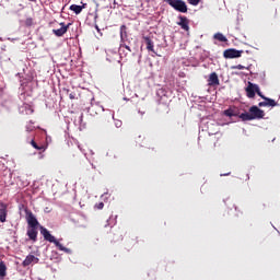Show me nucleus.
Here are the masks:
<instances>
[{
  "mask_svg": "<svg viewBox=\"0 0 280 280\" xmlns=\"http://www.w3.org/2000/svg\"><path fill=\"white\" fill-rule=\"evenodd\" d=\"M24 23L26 27H32V25H34V19L27 18Z\"/></svg>",
  "mask_w": 280,
  "mask_h": 280,
  "instance_id": "obj_22",
  "label": "nucleus"
},
{
  "mask_svg": "<svg viewBox=\"0 0 280 280\" xmlns=\"http://www.w3.org/2000/svg\"><path fill=\"white\" fill-rule=\"evenodd\" d=\"M26 235L32 242H38V226H27Z\"/></svg>",
  "mask_w": 280,
  "mask_h": 280,
  "instance_id": "obj_6",
  "label": "nucleus"
},
{
  "mask_svg": "<svg viewBox=\"0 0 280 280\" xmlns=\"http://www.w3.org/2000/svg\"><path fill=\"white\" fill-rule=\"evenodd\" d=\"M27 132L32 131V129H30L28 127L26 128Z\"/></svg>",
  "mask_w": 280,
  "mask_h": 280,
  "instance_id": "obj_32",
  "label": "nucleus"
},
{
  "mask_svg": "<svg viewBox=\"0 0 280 280\" xmlns=\"http://www.w3.org/2000/svg\"><path fill=\"white\" fill-rule=\"evenodd\" d=\"M31 264H38V258L34 255H28L22 262V266H24V268H25L27 266H31Z\"/></svg>",
  "mask_w": 280,
  "mask_h": 280,
  "instance_id": "obj_12",
  "label": "nucleus"
},
{
  "mask_svg": "<svg viewBox=\"0 0 280 280\" xmlns=\"http://www.w3.org/2000/svg\"><path fill=\"white\" fill-rule=\"evenodd\" d=\"M232 69L242 70V69H246V67H244V66H242V65H237V66H233Z\"/></svg>",
  "mask_w": 280,
  "mask_h": 280,
  "instance_id": "obj_26",
  "label": "nucleus"
},
{
  "mask_svg": "<svg viewBox=\"0 0 280 280\" xmlns=\"http://www.w3.org/2000/svg\"><path fill=\"white\" fill-rule=\"evenodd\" d=\"M39 231L44 240L46 242H50V244H55V246L58 247V250H62L63 253H70V249L62 246V244H60V241L56 240V236L51 235V233H49V230H47L45 226L39 225Z\"/></svg>",
  "mask_w": 280,
  "mask_h": 280,
  "instance_id": "obj_1",
  "label": "nucleus"
},
{
  "mask_svg": "<svg viewBox=\"0 0 280 280\" xmlns=\"http://www.w3.org/2000/svg\"><path fill=\"white\" fill-rule=\"evenodd\" d=\"M95 209L102 210L104 209V202H98L95 205Z\"/></svg>",
  "mask_w": 280,
  "mask_h": 280,
  "instance_id": "obj_25",
  "label": "nucleus"
},
{
  "mask_svg": "<svg viewBox=\"0 0 280 280\" xmlns=\"http://www.w3.org/2000/svg\"><path fill=\"white\" fill-rule=\"evenodd\" d=\"M125 49H127L128 51H131L130 46L128 45H125Z\"/></svg>",
  "mask_w": 280,
  "mask_h": 280,
  "instance_id": "obj_29",
  "label": "nucleus"
},
{
  "mask_svg": "<svg viewBox=\"0 0 280 280\" xmlns=\"http://www.w3.org/2000/svg\"><path fill=\"white\" fill-rule=\"evenodd\" d=\"M27 226H40L38 219L34 215L31 210H25Z\"/></svg>",
  "mask_w": 280,
  "mask_h": 280,
  "instance_id": "obj_5",
  "label": "nucleus"
},
{
  "mask_svg": "<svg viewBox=\"0 0 280 280\" xmlns=\"http://www.w3.org/2000/svg\"><path fill=\"white\" fill-rule=\"evenodd\" d=\"M30 144L32 145V148H34L35 150H39L42 152H45V150H47V148L43 144L38 145V143H36V141H34V139H32L30 141Z\"/></svg>",
  "mask_w": 280,
  "mask_h": 280,
  "instance_id": "obj_15",
  "label": "nucleus"
},
{
  "mask_svg": "<svg viewBox=\"0 0 280 280\" xmlns=\"http://www.w3.org/2000/svg\"><path fill=\"white\" fill-rule=\"evenodd\" d=\"M145 44H147V49L148 51H152V54H156L154 50V42L150 37H144Z\"/></svg>",
  "mask_w": 280,
  "mask_h": 280,
  "instance_id": "obj_13",
  "label": "nucleus"
},
{
  "mask_svg": "<svg viewBox=\"0 0 280 280\" xmlns=\"http://www.w3.org/2000/svg\"><path fill=\"white\" fill-rule=\"evenodd\" d=\"M8 271V267L5 266V262L0 261V277L3 278L5 277Z\"/></svg>",
  "mask_w": 280,
  "mask_h": 280,
  "instance_id": "obj_19",
  "label": "nucleus"
},
{
  "mask_svg": "<svg viewBox=\"0 0 280 280\" xmlns=\"http://www.w3.org/2000/svg\"><path fill=\"white\" fill-rule=\"evenodd\" d=\"M208 85L209 86H220V79L218 78V73L212 72L209 75Z\"/></svg>",
  "mask_w": 280,
  "mask_h": 280,
  "instance_id": "obj_11",
  "label": "nucleus"
},
{
  "mask_svg": "<svg viewBox=\"0 0 280 280\" xmlns=\"http://www.w3.org/2000/svg\"><path fill=\"white\" fill-rule=\"evenodd\" d=\"M116 126H118V127L121 126V122L116 124Z\"/></svg>",
  "mask_w": 280,
  "mask_h": 280,
  "instance_id": "obj_34",
  "label": "nucleus"
},
{
  "mask_svg": "<svg viewBox=\"0 0 280 280\" xmlns=\"http://www.w3.org/2000/svg\"><path fill=\"white\" fill-rule=\"evenodd\" d=\"M95 30H97V32H100V26L95 25Z\"/></svg>",
  "mask_w": 280,
  "mask_h": 280,
  "instance_id": "obj_31",
  "label": "nucleus"
},
{
  "mask_svg": "<svg viewBox=\"0 0 280 280\" xmlns=\"http://www.w3.org/2000/svg\"><path fill=\"white\" fill-rule=\"evenodd\" d=\"M257 84L248 82L247 88L245 89L247 97H249V100H253V97H255V93L257 92Z\"/></svg>",
  "mask_w": 280,
  "mask_h": 280,
  "instance_id": "obj_8",
  "label": "nucleus"
},
{
  "mask_svg": "<svg viewBox=\"0 0 280 280\" xmlns=\"http://www.w3.org/2000/svg\"><path fill=\"white\" fill-rule=\"evenodd\" d=\"M168 5L174 8L177 12H182L183 14L187 13V3L183 0H168Z\"/></svg>",
  "mask_w": 280,
  "mask_h": 280,
  "instance_id": "obj_2",
  "label": "nucleus"
},
{
  "mask_svg": "<svg viewBox=\"0 0 280 280\" xmlns=\"http://www.w3.org/2000/svg\"><path fill=\"white\" fill-rule=\"evenodd\" d=\"M60 26H61L60 28L52 30V34H55V36H57L58 38L65 36V34L69 32V27H71V23L66 24L65 22H61Z\"/></svg>",
  "mask_w": 280,
  "mask_h": 280,
  "instance_id": "obj_4",
  "label": "nucleus"
},
{
  "mask_svg": "<svg viewBox=\"0 0 280 280\" xmlns=\"http://www.w3.org/2000/svg\"><path fill=\"white\" fill-rule=\"evenodd\" d=\"M149 148H151V150H154V147H150V145H149Z\"/></svg>",
  "mask_w": 280,
  "mask_h": 280,
  "instance_id": "obj_35",
  "label": "nucleus"
},
{
  "mask_svg": "<svg viewBox=\"0 0 280 280\" xmlns=\"http://www.w3.org/2000/svg\"><path fill=\"white\" fill-rule=\"evenodd\" d=\"M229 174H231V173H224V174H221V176H229Z\"/></svg>",
  "mask_w": 280,
  "mask_h": 280,
  "instance_id": "obj_30",
  "label": "nucleus"
},
{
  "mask_svg": "<svg viewBox=\"0 0 280 280\" xmlns=\"http://www.w3.org/2000/svg\"><path fill=\"white\" fill-rule=\"evenodd\" d=\"M69 97H70V100H75V93H74V92H71V93L69 94Z\"/></svg>",
  "mask_w": 280,
  "mask_h": 280,
  "instance_id": "obj_28",
  "label": "nucleus"
},
{
  "mask_svg": "<svg viewBox=\"0 0 280 280\" xmlns=\"http://www.w3.org/2000/svg\"><path fill=\"white\" fill-rule=\"evenodd\" d=\"M264 100H265V102H267V106H271V107L277 106V102L275 100L269 98V97H265Z\"/></svg>",
  "mask_w": 280,
  "mask_h": 280,
  "instance_id": "obj_20",
  "label": "nucleus"
},
{
  "mask_svg": "<svg viewBox=\"0 0 280 280\" xmlns=\"http://www.w3.org/2000/svg\"><path fill=\"white\" fill-rule=\"evenodd\" d=\"M83 8H84V7L78 5V4H72V5H70V10H71L72 12H74V14H80V13L82 12Z\"/></svg>",
  "mask_w": 280,
  "mask_h": 280,
  "instance_id": "obj_17",
  "label": "nucleus"
},
{
  "mask_svg": "<svg viewBox=\"0 0 280 280\" xmlns=\"http://www.w3.org/2000/svg\"><path fill=\"white\" fill-rule=\"evenodd\" d=\"M256 93H257V95H259V97H261V100H265V95L264 94H261V90H259V85H257V88H256Z\"/></svg>",
  "mask_w": 280,
  "mask_h": 280,
  "instance_id": "obj_23",
  "label": "nucleus"
},
{
  "mask_svg": "<svg viewBox=\"0 0 280 280\" xmlns=\"http://www.w3.org/2000/svg\"><path fill=\"white\" fill-rule=\"evenodd\" d=\"M258 106L261 108V107H264V106H268V105H267V102H266V101H264V102H260V103L258 104Z\"/></svg>",
  "mask_w": 280,
  "mask_h": 280,
  "instance_id": "obj_27",
  "label": "nucleus"
},
{
  "mask_svg": "<svg viewBox=\"0 0 280 280\" xmlns=\"http://www.w3.org/2000/svg\"><path fill=\"white\" fill-rule=\"evenodd\" d=\"M116 126H118V127L121 126V122L116 124Z\"/></svg>",
  "mask_w": 280,
  "mask_h": 280,
  "instance_id": "obj_33",
  "label": "nucleus"
},
{
  "mask_svg": "<svg viewBox=\"0 0 280 280\" xmlns=\"http://www.w3.org/2000/svg\"><path fill=\"white\" fill-rule=\"evenodd\" d=\"M164 1H166V3H170V0H164Z\"/></svg>",
  "mask_w": 280,
  "mask_h": 280,
  "instance_id": "obj_36",
  "label": "nucleus"
},
{
  "mask_svg": "<svg viewBox=\"0 0 280 280\" xmlns=\"http://www.w3.org/2000/svg\"><path fill=\"white\" fill-rule=\"evenodd\" d=\"M214 39L219 40V43H226V36H224L222 33H215L214 34Z\"/></svg>",
  "mask_w": 280,
  "mask_h": 280,
  "instance_id": "obj_18",
  "label": "nucleus"
},
{
  "mask_svg": "<svg viewBox=\"0 0 280 280\" xmlns=\"http://www.w3.org/2000/svg\"><path fill=\"white\" fill-rule=\"evenodd\" d=\"M240 119H242L243 121H253L255 117H253V114L249 112V113H242L240 115Z\"/></svg>",
  "mask_w": 280,
  "mask_h": 280,
  "instance_id": "obj_14",
  "label": "nucleus"
},
{
  "mask_svg": "<svg viewBox=\"0 0 280 280\" xmlns=\"http://www.w3.org/2000/svg\"><path fill=\"white\" fill-rule=\"evenodd\" d=\"M8 218V205L4 202H0V222H5Z\"/></svg>",
  "mask_w": 280,
  "mask_h": 280,
  "instance_id": "obj_10",
  "label": "nucleus"
},
{
  "mask_svg": "<svg viewBox=\"0 0 280 280\" xmlns=\"http://www.w3.org/2000/svg\"><path fill=\"white\" fill-rule=\"evenodd\" d=\"M223 115H225V117H237V110L229 108L223 112Z\"/></svg>",
  "mask_w": 280,
  "mask_h": 280,
  "instance_id": "obj_16",
  "label": "nucleus"
},
{
  "mask_svg": "<svg viewBox=\"0 0 280 280\" xmlns=\"http://www.w3.org/2000/svg\"><path fill=\"white\" fill-rule=\"evenodd\" d=\"M242 54H244V50L229 48L223 51V58H226V59L242 58Z\"/></svg>",
  "mask_w": 280,
  "mask_h": 280,
  "instance_id": "obj_3",
  "label": "nucleus"
},
{
  "mask_svg": "<svg viewBox=\"0 0 280 280\" xmlns=\"http://www.w3.org/2000/svg\"><path fill=\"white\" fill-rule=\"evenodd\" d=\"M249 113H252V117H254V119H264V115H266L264 110L259 109L257 106H252L249 108Z\"/></svg>",
  "mask_w": 280,
  "mask_h": 280,
  "instance_id": "obj_7",
  "label": "nucleus"
},
{
  "mask_svg": "<svg viewBox=\"0 0 280 280\" xmlns=\"http://www.w3.org/2000/svg\"><path fill=\"white\" fill-rule=\"evenodd\" d=\"M190 5H198L200 3V0H187Z\"/></svg>",
  "mask_w": 280,
  "mask_h": 280,
  "instance_id": "obj_24",
  "label": "nucleus"
},
{
  "mask_svg": "<svg viewBox=\"0 0 280 280\" xmlns=\"http://www.w3.org/2000/svg\"><path fill=\"white\" fill-rule=\"evenodd\" d=\"M178 19L179 22H177V25H179V27H182V30H184L185 32H189V19L184 15H179Z\"/></svg>",
  "mask_w": 280,
  "mask_h": 280,
  "instance_id": "obj_9",
  "label": "nucleus"
},
{
  "mask_svg": "<svg viewBox=\"0 0 280 280\" xmlns=\"http://www.w3.org/2000/svg\"><path fill=\"white\" fill-rule=\"evenodd\" d=\"M127 32H126V25H121L120 26V38L121 40H124V37L127 36Z\"/></svg>",
  "mask_w": 280,
  "mask_h": 280,
  "instance_id": "obj_21",
  "label": "nucleus"
}]
</instances>
